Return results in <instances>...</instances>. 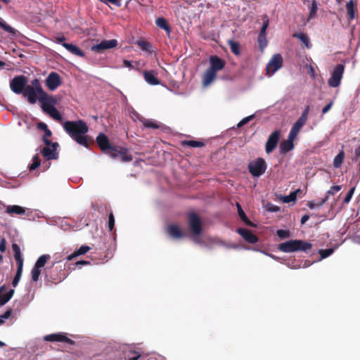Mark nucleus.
I'll use <instances>...</instances> for the list:
<instances>
[{"mask_svg":"<svg viewBox=\"0 0 360 360\" xmlns=\"http://www.w3.org/2000/svg\"><path fill=\"white\" fill-rule=\"evenodd\" d=\"M63 127L66 133L78 144L86 148L89 146V139L86 135L89 127L84 121L81 120L66 121L63 124Z\"/></svg>","mask_w":360,"mask_h":360,"instance_id":"f257e3e1","label":"nucleus"},{"mask_svg":"<svg viewBox=\"0 0 360 360\" xmlns=\"http://www.w3.org/2000/svg\"><path fill=\"white\" fill-rule=\"evenodd\" d=\"M210 67L203 73L202 80L203 86L210 85L217 77V72L225 66V62L217 56L210 58Z\"/></svg>","mask_w":360,"mask_h":360,"instance_id":"f03ea898","label":"nucleus"},{"mask_svg":"<svg viewBox=\"0 0 360 360\" xmlns=\"http://www.w3.org/2000/svg\"><path fill=\"white\" fill-rule=\"evenodd\" d=\"M188 223L191 239L194 243L202 245L204 240L201 236L202 223L200 218L195 214L191 213L188 217Z\"/></svg>","mask_w":360,"mask_h":360,"instance_id":"7ed1b4c3","label":"nucleus"},{"mask_svg":"<svg viewBox=\"0 0 360 360\" xmlns=\"http://www.w3.org/2000/svg\"><path fill=\"white\" fill-rule=\"evenodd\" d=\"M311 247V243L302 240H290L280 243L278 249L283 252H294L300 250L306 252L310 250Z\"/></svg>","mask_w":360,"mask_h":360,"instance_id":"20e7f679","label":"nucleus"},{"mask_svg":"<svg viewBox=\"0 0 360 360\" xmlns=\"http://www.w3.org/2000/svg\"><path fill=\"white\" fill-rule=\"evenodd\" d=\"M41 102L42 103V109L44 112L55 120L62 122V116L59 111L55 108L54 104L56 102L53 98L47 97Z\"/></svg>","mask_w":360,"mask_h":360,"instance_id":"39448f33","label":"nucleus"},{"mask_svg":"<svg viewBox=\"0 0 360 360\" xmlns=\"http://www.w3.org/2000/svg\"><path fill=\"white\" fill-rule=\"evenodd\" d=\"M345 66L342 64L337 65L330 73V77L328 81V86L330 87H338L341 83Z\"/></svg>","mask_w":360,"mask_h":360,"instance_id":"423d86ee","label":"nucleus"},{"mask_svg":"<svg viewBox=\"0 0 360 360\" xmlns=\"http://www.w3.org/2000/svg\"><path fill=\"white\" fill-rule=\"evenodd\" d=\"M44 141L46 145V146L44 147L41 150L44 158L47 160L56 159L58 158V153L56 152L57 148L58 147V143L55 142L51 143L46 137L44 138Z\"/></svg>","mask_w":360,"mask_h":360,"instance_id":"0eeeda50","label":"nucleus"},{"mask_svg":"<svg viewBox=\"0 0 360 360\" xmlns=\"http://www.w3.org/2000/svg\"><path fill=\"white\" fill-rule=\"evenodd\" d=\"M96 141L103 153L108 155L112 158H115L117 156L115 148L110 146L108 137L104 134H99L96 138Z\"/></svg>","mask_w":360,"mask_h":360,"instance_id":"6e6552de","label":"nucleus"},{"mask_svg":"<svg viewBox=\"0 0 360 360\" xmlns=\"http://www.w3.org/2000/svg\"><path fill=\"white\" fill-rule=\"evenodd\" d=\"M248 169L252 176L259 177L266 171V162L264 159L258 158L256 160L250 162Z\"/></svg>","mask_w":360,"mask_h":360,"instance_id":"1a4fd4ad","label":"nucleus"},{"mask_svg":"<svg viewBox=\"0 0 360 360\" xmlns=\"http://www.w3.org/2000/svg\"><path fill=\"white\" fill-rule=\"evenodd\" d=\"M283 65V58L281 54H274L266 65V74L269 77L272 76L276 71L281 68Z\"/></svg>","mask_w":360,"mask_h":360,"instance_id":"9d476101","label":"nucleus"},{"mask_svg":"<svg viewBox=\"0 0 360 360\" xmlns=\"http://www.w3.org/2000/svg\"><path fill=\"white\" fill-rule=\"evenodd\" d=\"M49 259V255H42L37 259L31 271L32 280L33 281H37L39 280L41 271V269L45 266Z\"/></svg>","mask_w":360,"mask_h":360,"instance_id":"9b49d317","label":"nucleus"},{"mask_svg":"<svg viewBox=\"0 0 360 360\" xmlns=\"http://www.w3.org/2000/svg\"><path fill=\"white\" fill-rule=\"evenodd\" d=\"M27 83V79L25 76H17L11 81L10 87L13 92L16 94H20L22 93L23 89H25Z\"/></svg>","mask_w":360,"mask_h":360,"instance_id":"f8f14e48","label":"nucleus"},{"mask_svg":"<svg viewBox=\"0 0 360 360\" xmlns=\"http://www.w3.org/2000/svg\"><path fill=\"white\" fill-rule=\"evenodd\" d=\"M3 207L6 208L5 212L11 217L15 215H24L26 213L27 209L20 205H6L0 201V210Z\"/></svg>","mask_w":360,"mask_h":360,"instance_id":"ddd939ff","label":"nucleus"},{"mask_svg":"<svg viewBox=\"0 0 360 360\" xmlns=\"http://www.w3.org/2000/svg\"><path fill=\"white\" fill-rule=\"evenodd\" d=\"M280 137V131L276 130L270 134L266 143V152L269 154L277 146Z\"/></svg>","mask_w":360,"mask_h":360,"instance_id":"4468645a","label":"nucleus"},{"mask_svg":"<svg viewBox=\"0 0 360 360\" xmlns=\"http://www.w3.org/2000/svg\"><path fill=\"white\" fill-rule=\"evenodd\" d=\"M117 45L116 39L103 40L101 43L93 45L91 50L94 52H101L105 49H112Z\"/></svg>","mask_w":360,"mask_h":360,"instance_id":"2eb2a0df","label":"nucleus"},{"mask_svg":"<svg viewBox=\"0 0 360 360\" xmlns=\"http://www.w3.org/2000/svg\"><path fill=\"white\" fill-rule=\"evenodd\" d=\"M61 81L58 73L52 72L46 79V84L49 89L53 91L60 85Z\"/></svg>","mask_w":360,"mask_h":360,"instance_id":"dca6fc26","label":"nucleus"},{"mask_svg":"<svg viewBox=\"0 0 360 360\" xmlns=\"http://www.w3.org/2000/svg\"><path fill=\"white\" fill-rule=\"evenodd\" d=\"M15 290L9 289L4 285L0 287V307L6 304L13 296Z\"/></svg>","mask_w":360,"mask_h":360,"instance_id":"f3484780","label":"nucleus"},{"mask_svg":"<svg viewBox=\"0 0 360 360\" xmlns=\"http://www.w3.org/2000/svg\"><path fill=\"white\" fill-rule=\"evenodd\" d=\"M24 96L27 98L29 103L33 104L37 102V100L39 101V95L34 89V87H31V86L28 85L25 87L24 91Z\"/></svg>","mask_w":360,"mask_h":360,"instance_id":"a211bd4d","label":"nucleus"},{"mask_svg":"<svg viewBox=\"0 0 360 360\" xmlns=\"http://www.w3.org/2000/svg\"><path fill=\"white\" fill-rule=\"evenodd\" d=\"M237 232L249 243L253 244L258 241V238L248 229L240 228Z\"/></svg>","mask_w":360,"mask_h":360,"instance_id":"6ab92c4d","label":"nucleus"},{"mask_svg":"<svg viewBox=\"0 0 360 360\" xmlns=\"http://www.w3.org/2000/svg\"><path fill=\"white\" fill-rule=\"evenodd\" d=\"M295 139V137H291L288 135V139L283 141L279 147L280 153L282 154H286L289 151L294 148L293 141Z\"/></svg>","mask_w":360,"mask_h":360,"instance_id":"aec40b11","label":"nucleus"},{"mask_svg":"<svg viewBox=\"0 0 360 360\" xmlns=\"http://www.w3.org/2000/svg\"><path fill=\"white\" fill-rule=\"evenodd\" d=\"M44 340L49 342H63L67 343H72V341L66 337L63 333H55L46 335Z\"/></svg>","mask_w":360,"mask_h":360,"instance_id":"412c9836","label":"nucleus"},{"mask_svg":"<svg viewBox=\"0 0 360 360\" xmlns=\"http://www.w3.org/2000/svg\"><path fill=\"white\" fill-rule=\"evenodd\" d=\"M167 231L169 236L175 239L181 238L185 236V234L181 231L180 228L174 224H171L168 226Z\"/></svg>","mask_w":360,"mask_h":360,"instance_id":"4be33fe9","label":"nucleus"},{"mask_svg":"<svg viewBox=\"0 0 360 360\" xmlns=\"http://www.w3.org/2000/svg\"><path fill=\"white\" fill-rule=\"evenodd\" d=\"M143 77L145 81L150 85H158L160 81L157 78V73L155 71L143 72Z\"/></svg>","mask_w":360,"mask_h":360,"instance_id":"5701e85b","label":"nucleus"},{"mask_svg":"<svg viewBox=\"0 0 360 360\" xmlns=\"http://www.w3.org/2000/svg\"><path fill=\"white\" fill-rule=\"evenodd\" d=\"M305 123L306 122L299 118L292 127L288 135L291 136V137L296 138Z\"/></svg>","mask_w":360,"mask_h":360,"instance_id":"b1692460","label":"nucleus"},{"mask_svg":"<svg viewBox=\"0 0 360 360\" xmlns=\"http://www.w3.org/2000/svg\"><path fill=\"white\" fill-rule=\"evenodd\" d=\"M62 46L64 48H65L69 52L75 56L80 57L84 56V52L81 49H79L77 46L72 44L63 43Z\"/></svg>","mask_w":360,"mask_h":360,"instance_id":"393cba45","label":"nucleus"},{"mask_svg":"<svg viewBox=\"0 0 360 360\" xmlns=\"http://www.w3.org/2000/svg\"><path fill=\"white\" fill-rule=\"evenodd\" d=\"M328 195H325L324 198H323L320 200L308 201L307 205L310 209L319 210L328 200Z\"/></svg>","mask_w":360,"mask_h":360,"instance_id":"a878e982","label":"nucleus"},{"mask_svg":"<svg viewBox=\"0 0 360 360\" xmlns=\"http://www.w3.org/2000/svg\"><path fill=\"white\" fill-rule=\"evenodd\" d=\"M31 87H34L38 93V94L39 95V101H43V100H45V98L48 97L47 94L42 89L41 86L38 79H35L32 82Z\"/></svg>","mask_w":360,"mask_h":360,"instance_id":"bb28decb","label":"nucleus"},{"mask_svg":"<svg viewBox=\"0 0 360 360\" xmlns=\"http://www.w3.org/2000/svg\"><path fill=\"white\" fill-rule=\"evenodd\" d=\"M117 156L115 158H120L123 162H129L132 160L131 156L128 153L127 150L121 148L120 150L115 149Z\"/></svg>","mask_w":360,"mask_h":360,"instance_id":"cd10ccee","label":"nucleus"},{"mask_svg":"<svg viewBox=\"0 0 360 360\" xmlns=\"http://www.w3.org/2000/svg\"><path fill=\"white\" fill-rule=\"evenodd\" d=\"M155 24L158 27L165 30L167 34H170L171 28L164 18H157L155 20Z\"/></svg>","mask_w":360,"mask_h":360,"instance_id":"c85d7f7f","label":"nucleus"},{"mask_svg":"<svg viewBox=\"0 0 360 360\" xmlns=\"http://www.w3.org/2000/svg\"><path fill=\"white\" fill-rule=\"evenodd\" d=\"M12 249L13 251L14 252V258L17 262V264H23V258L22 257L19 245H17L16 243H13L12 245Z\"/></svg>","mask_w":360,"mask_h":360,"instance_id":"c756f323","label":"nucleus"},{"mask_svg":"<svg viewBox=\"0 0 360 360\" xmlns=\"http://www.w3.org/2000/svg\"><path fill=\"white\" fill-rule=\"evenodd\" d=\"M293 37L300 40L307 49H310L311 45L310 44L309 39L308 36L304 33H295L293 34Z\"/></svg>","mask_w":360,"mask_h":360,"instance_id":"7c9ffc66","label":"nucleus"},{"mask_svg":"<svg viewBox=\"0 0 360 360\" xmlns=\"http://www.w3.org/2000/svg\"><path fill=\"white\" fill-rule=\"evenodd\" d=\"M346 9L347 14L349 15V19L350 20H353L354 18L355 15L354 2L353 0H350L349 2L347 3Z\"/></svg>","mask_w":360,"mask_h":360,"instance_id":"2f4dec72","label":"nucleus"},{"mask_svg":"<svg viewBox=\"0 0 360 360\" xmlns=\"http://www.w3.org/2000/svg\"><path fill=\"white\" fill-rule=\"evenodd\" d=\"M298 191H295L293 192H291L288 195H281L280 197V200L283 203H289L291 202L295 201L297 199V195Z\"/></svg>","mask_w":360,"mask_h":360,"instance_id":"473e14b6","label":"nucleus"},{"mask_svg":"<svg viewBox=\"0 0 360 360\" xmlns=\"http://www.w3.org/2000/svg\"><path fill=\"white\" fill-rule=\"evenodd\" d=\"M22 267H23V264H18L16 274H15V276L12 282V285L14 288L18 285V284L21 278L22 273Z\"/></svg>","mask_w":360,"mask_h":360,"instance_id":"72a5a7b5","label":"nucleus"},{"mask_svg":"<svg viewBox=\"0 0 360 360\" xmlns=\"http://www.w3.org/2000/svg\"><path fill=\"white\" fill-rule=\"evenodd\" d=\"M262 20L263 21L262 27L260 30L259 36L266 37V30L269 25V20L267 15H264L262 16Z\"/></svg>","mask_w":360,"mask_h":360,"instance_id":"f704fd0d","label":"nucleus"},{"mask_svg":"<svg viewBox=\"0 0 360 360\" xmlns=\"http://www.w3.org/2000/svg\"><path fill=\"white\" fill-rule=\"evenodd\" d=\"M345 158L344 151L342 150L339 152V153L335 157L333 160V166L335 168H340L342 164L343 160Z\"/></svg>","mask_w":360,"mask_h":360,"instance_id":"c9c22d12","label":"nucleus"},{"mask_svg":"<svg viewBox=\"0 0 360 360\" xmlns=\"http://www.w3.org/2000/svg\"><path fill=\"white\" fill-rule=\"evenodd\" d=\"M0 27L4 31H6V32H8L12 35H14L15 34V30L14 28H13L12 27L9 26L8 25H7L4 22V20H3L1 18H0Z\"/></svg>","mask_w":360,"mask_h":360,"instance_id":"e433bc0d","label":"nucleus"},{"mask_svg":"<svg viewBox=\"0 0 360 360\" xmlns=\"http://www.w3.org/2000/svg\"><path fill=\"white\" fill-rule=\"evenodd\" d=\"M236 206H237V209H238V214L240 217V219L247 224L248 225H250L252 226V223L250 221V220L248 219V217H246L245 212H243V210H242V207L241 206L237 203L236 204Z\"/></svg>","mask_w":360,"mask_h":360,"instance_id":"4c0bfd02","label":"nucleus"},{"mask_svg":"<svg viewBox=\"0 0 360 360\" xmlns=\"http://www.w3.org/2000/svg\"><path fill=\"white\" fill-rule=\"evenodd\" d=\"M32 161V162L30 164L29 167H30V170H34L41 164V161H40L39 155L36 154L35 155H34Z\"/></svg>","mask_w":360,"mask_h":360,"instance_id":"58836bf2","label":"nucleus"},{"mask_svg":"<svg viewBox=\"0 0 360 360\" xmlns=\"http://www.w3.org/2000/svg\"><path fill=\"white\" fill-rule=\"evenodd\" d=\"M229 44L230 46L231 51L235 55L238 56L240 54L239 44L233 40L229 41Z\"/></svg>","mask_w":360,"mask_h":360,"instance_id":"ea45409f","label":"nucleus"},{"mask_svg":"<svg viewBox=\"0 0 360 360\" xmlns=\"http://www.w3.org/2000/svg\"><path fill=\"white\" fill-rule=\"evenodd\" d=\"M257 42L261 51H263L267 46V39L266 37L258 36Z\"/></svg>","mask_w":360,"mask_h":360,"instance_id":"a19ab883","label":"nucleus"},{"mask_svg":"<svg viewBox=\"0 0 360 360\" xmlns=\"http://www.w3.org/2000/svg\"><path fill=\"white\" fill-rule=\"evenodd\" d=\"M13 314V309L7 310L4 314L0 316V326L3 325L6 319H8Z\"/></svg>","mask_w":360,"mask_h":360,"instance_id":"79ce46f5","label":"nucleus"},{"mask_svg":"<svg viewBox=\"0 0 360 360\" xmlns=\"http://www.w3.org/2000/svg\"><path fill=\"white\" fill-rule=\"evenodd\" d=\"M317 11V5L315 1H312L310 7L309 14L308 16L309 20L312 19L315 17Z\"/></svg>","mask_w":360,"mask_h":360,"instance_id":"37998d69","label":"nucleus"},{"mask_svg":"<svg viewBox=\"0 0 360 360\" xmlns=\"http://www.w3.org/2000/svg\"><path fill=\"white\" fill-rule=\"evenodd\" d=\"M143 124L144 127H149V128H153V129H157L159 127L158 123L155 121L152 120H145L143 122Z\"/></svg>","mask_w":360,"mask_h":360,"instance_id":"c03bdc74","label":"nucleus"},{"mask_svg":"<svg viewBox=\"0 0 360 360\" xmlns=\"http://www.w3.org/2000/svg\"><path fill=\"white\" fill-rule=\"evenodd\" d=\"M333 252H334V249H333V248H328V249L320 250L319 254L321 256V259H325V258L329 257L330 255H331L333 253Z\"/></svg>","mask_w":360,"mask_h":360,"instance_id":"a18cd8bd","label":"nucleus"},{"mask_svg":"<svg viewBox=\"0 0 360 360\" xmlns=\"http://www.w3.org/2000/svg\"><path fill=\"white\" fill-rule=\"evenodd\" d=\"M276 234L281 239H285L290 236V233L288 230L279 229L276 231Z\"/></svg>","mask_w":360,"mask_h":360,"instance_id":"49530a36","label":"nucleus"},{"mask_svg":"<svg viewBox=\"0 0 360 360\" xmlns=\"http://www.w3.org/2000/svg\"><path fill=\"white\" fill-rule=\"evenodd\" d=\"M139 46L143 51H150L151 49V45L150 43L145 41H138Z\"/></svg>","mask_w":360,"mask_h":360,"instance_id":"de8ad7c7","label":"nucleus"},{"mask_svg":"<svg viewBox=\"0 0 360 360\" xmlns=\"http://www.w3.org/2000/svg\"><path fill=\"white\" fill-rule=\"evenodd\" d=\"M354 191H355V187H352L349 189V191L347 193V195L343 200V202L345 204H347L350 202V200L354 195Z\"/></svg>","mask_w":360,"mask_h":360,"instance_id":"09e8293b","label":"nucleus"},{"mask_svg":"<svg viewBox=\"0 0 360 360\" xmlns=\"http://www.w3.org/2000/svg\"><path fill=\"white\" fill-rule=\"evenodd\" d=\"M90 250V247L87 245H82L79 249L75 250V255L77 256L86 253Z\"/></svg>","mask_w":360,"mask_h":360,"instance_id":"8fccbe9b","label":"nucleus"},{"mask_svg":"<svg viewBox=\"0 0 360 360\" xmlns=\"http://www.w3.org/2000/svg\"><path fill=\"white\" fill-rule=\"evenodd\" d=\"M253 118H254V115H251L250 116H248V117L243 118L238 123V125H237L238 127H241L244 126L245 124L248 123L250 121H251Z\"/></svg>","mask_w":360,"mask_h":360,"instance_id":"3c124183","label":"nucleus"},{"mask_svg":"<svg viewBox=\"0 0 360 360\" xmlns=\"http://www.w3.org/2000/svg\"><path fill=\"white\" fill-rule=\"evenodd\" d=\"M186 144L187 146H189L191 147H202L204 146V143L202 142H200V141H188L186 142Z\"/></svg>","mask_w":360,"mask_h":360,"instance_id":"603ef678","label":"nucleus"},{"mask_svg":"<svg viewBox=\"0 0 360 360\" xmlns=\"http://www.w3.org/2000/svg\"><path fill=\"white\" fill-rule=\"evenodd\" d=\"M352 239L354 243L360 244V226L354 233Z\"/></svg>","mask_w":360,"mask_h":360,"instance_id":"864d4df0","label":"nucleus"},{"mask_svg":"<svg viewBox=\"0 0 360 360\" xmlns=\"http://www.w3.org/2000/svg\"><path fill=\"white\" fill-rule=\"evenodd\" d=\"M114 225H115V218H114L113 214L110 213L109 214V218H108V228H109L110 231H112L113 229Z\"/></svg>","mask_w":360,"mask_h":360,"instance_id":"5fc2aeb1","label":"nucleus"},{"mask_svg":"<svg viewBox=\"0 0 360 360\" xmlns=\"http://www.w3.org/2000/svg\"><path fill=\"white\" fill-rule=\"evenodd\" d=\"M341 190V186H333L330 188V190L327 191V193L326 195H328V194L333 195L335 192H338Z\"/></svg>","mask_w":360,"mask_h":360,"instance_id":"6e6d98bb","label":"nucleus"},{"mask_svg":"<svg viewBox=\"0 0 360 360\" xmlns=\"http://www.w3.org/2000/svg\"><path fill=\"white\" fill-rule=\"evenodd\" d=\"M309 112V107L307 106L305 108V110L303 111L302 115L300 117V119H301V120H304V122H307Z\"/></svg>","mask_w":360,"mask_h":360,"instance_id":"4d7b16f0","label":"nucleus"},{"mask_svg":"<svg viewBox=\"0 0 360 360\" xmlns=\"http://www.w3.org/2000/svg\"><path fill=\"white\" fill-rule=\"evenodd\" d=\"M333 101L330 102L328 104H327L323 109H322V113L323 114H326V112H328L330 109L331 108L332 105H333Z\"/></svg>","mask_w":360,"mask_h":360,"instance_id":"13d9d810","label":"nucleus"},{"mask_svg":"<svg viewBox=\"0 0 360 360\" xmlns=\"http://www.w3.org/2000/svg\"><path fill=\"white\" fill-rule=\"evenodd\" d=\"M6 250V240L5 238H1L0 240V251L1 252H5Z\"/></svg>","mask_w":360,"mask_h":360,"instance_id":"bf43d9fd","label":"nucleus"},{"mask_svg":"<svg viewBox=\"0 0 360 360\" xmlns=\"http://www.w3.org/2000/svg\"><path fill=\"white\" fill-rule=\"evenodd\" d=\"M123 63H124V65L126 67V68H128L129 69H134V65H132V62L130 61V60H123Z\"/></svg>","mask_w":360,"mask_h":360,"instance_id":"052dcab7","label":"nucleus"},{"mask_svg":"<svg viewBox=\"0 0 360 360\" xmlns=\"http://www.w3.org/2000/svg\"><path fill=\"white\" fill-rule=\"evenodd\" d=\"M65 40V37L63 36H58V37H55V39L54 41L58 44H62L63 43H65L64 41Z\"/></svg>","mask_w":360,"mask_h":360,"instance_id":"680f3d73","label":"nucleus"},{"mask_svg":"<svg viewBox=\"0 0 360 360\" xmlns=\"http://www.w3.org/2000/svg\"><path fill=\"white\" fill-rule=\"evenodd\" d=\"M309 73L310 74V76L311 77V78H313V79L315 78L316 75H315V72H314V68L311 65H310L309 67Z\"/></svg>","mask_w":360,"mask_h":360,"instance_id":"e2e57ef3","label":"nucleus"},{"mask_svg":"<svg viewBox=\"0 0 360 360\" xmlns=\"http://www.w3.org/2000/svg\"><path fill=\"white\" fill-rule=\"evenodd\" d=\"M309 219V216L307 214H304L301 218V224H304L306 221H307Z\"/></svg>","mask_w":360,"mask_h":360,"instance_id":"0e129e2a","label":"nucleus"},{"mask_svg":"<svg viewBox=\"0 0 360 360\" xmlns=\"http://www.w3.org/2000/svg\"><path fill=\"white\" fill-rule=\"evenodd\" d=\"M77 257V255H75V251L72 254L70 255L68 257L67 259H68V261H70V260H72L73 258H75V257Z\"/></svg>","mask_w":360,"mask_h":360,"instance_id":"69168bd1","label":"nucleus"},{"mask_svg":"<svg viewBox=\"0 0 360 360\" xmlns=\"http://www.w3.org/2000/svg\"><path fill=\"white\" fill-rule=\"evenodd\" d=\"M355 155L359 157L360 156V146L355 148Z\"/></svg>","mask_w":360,"mask_h":360,"instance_id":"338daca9","label":"nucleus"},{"mask_svg":"<svg viewBox=\"0 0 360 360\" xmlns=\"http://www.w3.org/2000/svg\"><path fill=\"white\" fill-rule=\"evenodd\" d=\"M140 357L139 354H135L134 356L129 357V360H138V359Z\"/></svg>","mask_w":360,"mask_h":360,"instance_id":"774afa93","label":"nucleus"}]
</instances>
